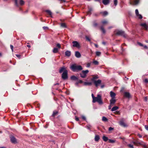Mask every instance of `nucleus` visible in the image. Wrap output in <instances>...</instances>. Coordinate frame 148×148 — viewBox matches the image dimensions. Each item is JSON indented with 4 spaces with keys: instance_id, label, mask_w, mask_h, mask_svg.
Here are the masks:
<instances>
[{
    "instance_id": "f257e3e1",
    "label": "nucleus",
    "mask_w": 148,
    "mask_h": 148,
    "mask_svg": "<svg viewBox=\"0 0 148 148\" xmlns=\"http://www.w3.org/2000/svg\"><path fill=\"white\" fill-rule=\"evenodd\" d=\"M70 68L73 71L81 70L83 69L81 66L77 65L75 64L72 65L71 66Z\"/></svg>"
},
{
    "instance_id": "f03ea898",
    "label": "nucleus",
    "mask_w": 148,
    "mask_h": 148,
    "mask_svg": "<svg viewBox=\"0 0 148 148\" xmlns=\"http://www.w3.org/2000/svg\"><path fill=\"white\" fill-rule=\"evenodd\" d=\"M97 102L99 104H102L103 102L101 99V96L100 95H97V97H95L93 100H92V102L95 103Z\"/></svg>"
},
{
    "instance_id": "7ed1b4c3",
    "label": "nucleus",
    "mask_w": 148,
    "mask_h": 148,
    "mask_svg": "<svg viewBox=\"0 0 148 148\" xmlns=\"http://www.w3.org/2000/svg\"><path fill=\"white\" fill-rule=\"evenodd\" d=\"M115 34L117 35H121L123 36L124 37H126V36L124 32L122 30H117Z\"/></svg>"
},
{
    "instance_id": "20e7f679",
    "label": "nucleus",
    "mask_w": 148,
    "mask_h": 148,
    "mask_svg": "<svg viewBox=\"0 0 148 148\" xmlns=\"http://www.w3.org/2000/svg\"><path fill=\"white\" fill-rule=\"evenodd\" d=\"M89 71L88 70L82 71V73L80 74L81 77L83 78H85L86 76V74Z\"/></svg>"
},
{
    "instance_id": "39448f33",
    "label": "nucleus",
    "mask_w": 148,
    "mask_h": 148,
    "mask_svg": "<svg viewBox=\"0 0 148 148\" xmlns=\"http://www.w3.org/2000/svg\"><path fill=\"white\" fill-rule=\"evenodd\" d=\"M62 77L64 79H66L68 78V71L67 70H65L62 73Z\"/></svg>"
},
{
    "instance_id": "423d86ee",
    "label": "nucleus",
    "mask_w": 148,
    "mask_h": 148,
    "mask_svg": "<svg viewBox=\"0 0 148 148\" xmlns=\"http://www.w3.org/2000/svg\"><path fill=\"white\" fill-rule=\"evenodd\" d=\"M72 43L73 44V46L74 47H77L78 48L80 47L79 43L77 41H74Z\"/></svg>"
},
{
    "instance_id": "0eeeda50",
    "label": "nucleus",
    "mask_w": 148,
    "mask_h": 148,
    "mask_svg": "<svg viewBox=\"0 0 148 148\" xmlns=\"http://www.w3.org/2000/svg\"><path fill=\"white\" fill-rule=\"evenodd\" d=\"M139 0H130V5H136L138 4Z\"/></svg>"
},
{
    "instance_id": "6e6552de",
    "label": "nucleus",
    "mask_w": 148,
    "mask_h": 148,
    "mask_svg": "<svg viewBox=\"0 0 148 148\" xmlns=\"http://www.w3.org/2000/svg\"><path fill=\"white\" fill-rule=\"evenodd\" d=\"M93 82L96 86L97 87L100 84H101V80L99 79L97 81H95Z\"/></svg>"
},
{
    "instance_id": "1a4fd4ad",
    "label": "nucleus",
    "mask_w": 148,
    "mask_h": 148,
    "mask_svg": "<svg viewBox=\"0 0 148 148\" xmlns=\"http://www.w3.org/2000/svg\"><path fill=\"white\" fill-rule=\"evenodd\" d=\"M10 138L11 141L12 143L15 144L17 143L16 139L14 136H12Z\"/></svg>"
},
{
    "instance_id": "9d476101",
    "label": "nucleus",
    "mask_w": 148,
    "mask_h": 148,
    "mask_svg": "<svg viewBox=\"0 0 148 148\" xmlns=\"http://www.w3.org/2000/svg\"><path fill=\"white\" fill-rule=\"evenodd\" d=\"M135 13L136 16L138 17V18L139 19H141L142 18V16L141 14H139L138 11V9H136L135 10Z\"/></svg>"
},
{
    "instance_id": "9b49d317",
    "label": "nucleus",
    "mask_w": 148,
    "mask_h": 148,
    "mask_svg": "<svg viewBox=\"0 0 148 148\" xmlns=\"http://www.w3.org/2000/svg\"><path fill=\"white\" fill-rule=\"evenodd\" d=\"M116 100L115 98H112L110 101V104L113 105L115 103Z\"/></svg>"
},
{
    "instance_id": "f8f14e48",
    "label": "nucleus",
    "mask_w": 148,
    "mask_h": 148,
    "mask_svg": "<svg viewBox=\"0 0 148 148\" xmlns=\"http://www.w3.org/2000/svg\"><path fill=\"white\" fill-rule=\"evenodd\" d=\"M75 55L77 58H79L81 56V55L80 53L78 51H77L75 52Z\"/></svg>"
},
{
    "instance_id": "ddd939ff",
    "label": "nucleus",
    "mask_w": 148,
    "mask_h": 148,
    "mask_svg": "<svg viewBox=\"0 0 148 148\" xmlns=\"http://www.w3.org/2000/svg\"><path fill=\"white\" fill-rule=\"evenodd\" d=\"M140 25L143 27L146 30H147L148 29V26L145 23H141L140 24Z\"/></svg>"
},
{
    "instance_id": "4468645a",
    "label": "nucleus",
    "mask_w": 148,
    "mask_h": 148,
    "mask_svg": "<svg viewBox=\"0 0 148 148\" xmlns=\"http://www.w3.org/2000/svg\"><path fill=\"white\" fill-rule=\"evenodd\" d=\"M124 96L127 98H129L130 97V95L129 92H125L124 93Z\"/></svg>"
},
{
    "instance_id": "2eb2a0df",
    "label": "nucleus",
    "mask_w": 148,
    "mask_h": 148,
    "mask_svg": "<svg viewBox=\"0 0 148 148\" xmlns=\"http://www.w3.org/2000/svg\"><path fill=\"white\" fill-rule=\"evenodd\" d=\"M102 2L104 5H107L109 3L110 0H103Z\"/></svg>"
},
{
    "instance_id": "dca6fc26",
    "label": "nucleus",
    "mask_w": 148,
    "mask_h": 148,
    "mask_svg": "<svg viewBox=\"0 0 148 148\" xmlns=\"http://www.w3.org/2000/svg\"><path fill=\"white\" fill-rule=\"evenodd\" d=\"M110 95L112 98H115V97L116 96V94L112 91H111L110 92Z\"/></svg>"
},
{
    "instance_id": "f3484780",
    "label": "nucleus",
    "mask_w": 148,
    "mask_h": 148,
    "mask_svg": "<svg viewBox=\"0 0 148 148\" xmlns=\"http://www.w3.org/2000/svg\"><path fill=\"white\" fill-rule=\"evenodd\" d=\"M65 55L66 56L69 57L71 56V53L70 51H67L65 52Z\"/></svg>"
},
{
    "instance_id": "a211bd4d",
    "label": "nucleus",
    "mask_w": 148,
    "mask_h": 148,
    "mask_svg": "<svg viewBox=\"0 0 148 148\" xmlns=\"http://www.w3.org/2000/svg\"><path fill=\"white\" fill-rule=\"evenodd\" d=\"M71 80H78V78L75 76H72L71 77Z\"/></svg>"
},
{
    "instance_id": "6ab92c4d",
    "label": "nucleus",
    "mask_w": 148,
    "mask_h": 148,
    "mask_svg": "<svg viewBox=\"0 0 148 148\" xmlns=\"http://www.w3.org/2000/svg\"><path fill=\"white\" fill-rule=\"evenodd\" d=\"M100 13L103 16H106L108 14V12L106 11H105L104 12H100Z\"/></svg>"
},
{
    "instance_id": "aec40b11",
    "label": "nucleus",
    "mask_w": 148,
    "mask_h": 148,
    "mask_svg": "<svg viewBox=\"0 0 148 148\" xmlns=\"http://www.w3.org/2000/svg\"><path fill=\"white\" fill-rule=\"evenodd\" d=\"M102 24L103 25H106L108 23V21L106 20H104L101 22Z\"/></svg>"
},
{
    "instance_id": "412c9836",
    "label": "nucleus",
    "mask_w": 148,
    "mask_h": 148,
    "mask_svg": "<svg viewBox=\"0 0 148 148\" xmlns=\"http://www.w3.org/2000/svg\"><path fill=\"white\" fill-rule=\"evenodd\" d=\"M66 70L65 68L64 67H63L61 68L59 70V73H62L63 71H64Z\"/></svg>"
},
{
    "instance_id": "4be33fe9",
    "label": "nucleus",
    "mask_w": 148,
    "mask_h": 148,
    "mask_svg": "<svg viewBox=\"0 0 148 148\" xmlns=\"http://www.w3.org/2000/svg\"><path fill=\"white\" fill-rule=\"evenodd\" d=\"M118 108L119 107L118 106H115L114 107L112 108L111 111L112 112L115 111L117 110Z\"/></svg>"
},
{
    "instance_id": "5701e85b",
    "label": "nucleus",
    "mask_w": 148,
    "mask_h": 148,
    "mask_svg": "<svg viewBox=\"0 0 148 148\" xmlns=\"http://www.w3.org/2000/svg\"><path fill=\"white\" fill-rule=\"evenodd\" d=\"M83 82L82 80H79L75 83V84L76 86H77L79 83H82Z\"/></svg>"
},
{
    "instance_id": "b1692460",
    "label": "nucleus",
    "mask_w": 148,
    "mask_h": 148,
    "mask_svg": "<svg viewBox=\"0 0 148 148\" xmlns=\"http://www.w3.org/2000/svg\"><path fill=\"white\" fill-rule=\"evenodd\" d=\"M101 30L102 32V33L103 34H105L106 33V31L104 29L103 26H101L100 27Z\"/></svg>"
},
{
    "instance_id": "393cba45",
    "label": "nucleus",
    "mask_w": 148,
    "mask_h": 148,
    "mask_svg": "<svg viewBox=\"0 0 148 148\" xmlns=\"http://www.w3.org/2000/svg\"><path fill=\"white\" fill-rule=\"evenodd\" d=\"M92 11V9L91 8H89L87 12L88 14L90 15L91 14V12Z\"/></svg>"
},
{
    "instance_id": "a878e982",
    "label": "nucleus",
    "mask_w": 148,
    "mask_h": 148,
    "mask_svg": "<svg viewBox=\"0 0 148 148\" xmlns=\"http://www.w3.org/2000/svg\"><path fill=\"white\" fill-rule=\"evenodd\" d=\"M103 139L105 142L107 141L109 139L108 138L104 136H103L102 138Z\"/></svg>"
},
{
    "instance_id": "bb28decb",
    "label": "nucleus",
    "mask_w": 148,
    "mask_h": 148,
    "mask_svg": "<svg viewBox=\"0 0 148 148\" xmlns=\"http://www.w3.org/2000/svg\"><path fill=\"white\" fill-rule=\"evenodd\" d=\"M99 139V137L98 135H96L95 138V140L96 141H98Z\"/></svg>"
},
{
    "instance_id": "cd10ccee",
    "label": "nucleus",
    "mask_w": 148,
    "mask_h": 148,
    "mask_svg": "<svg viewBox=\"0 0 148 148\" xmlns=\"http://www.w3.org/2000/svg\"><path fill=\"white\" fill-rule=\"evenodd\" d=\"M58 49L56 48H54L53 50V52L54 53H57L58 52Z\"/></svg>"
},
{
    "instance_id": "c85d7f7f",
    "label": "nucleus",
    "mask_w": 148,
    "mask_h": 148,
    "mask_svg": "<svg viewBox=\"0 0 148 148\" xmlns=\"http://www.w3.org/2000/svg\"><path fill=\"white\" fill-rule=\"evenodd\" d=\"M85 85H91L92 84L91 82H84V83Z\"/></svg>"
},
{
    "instance_id": "c756f323",
    "label": "nucleus",
    "mask_w": 148,
    "mask_h": 148,
    "mask_svg": "<svg viewBox=\"0 0 148 148\" xmlns=\"http://www.w3.org/2000/svg\"><path fill=\"white\" fill-rule=\"evenodd\" d=\"M98 78V77L97 76H94L91 79L92 81V82L95 81V79Z\"/></svg>"
},
{
    "instance_id": "7c9ffc66",
    "label": "nucleus",
    "mask_w": 148,
    "mask_h": 148,
    "mask_svg": "<svg viewBox=\"0 0 148 148\" xmlns=\"http://www.w3.org/2000/svg\"><path fill=\"white\" fill-rule=\"evenodd\" d=\"M109 142L110 143H114L115 142V140L111 139H109Z\"/></svg>"
},
{
    "instance_id": "2f4dec72",
    "label": "nucleus",
    "mask_w": 148,
    "mask_h": 148,
    "mask_svg": "<svg viewBox=\"0 0 148 148\" xmlns=\"http://www.w3.org/2000/svg\"><path fill=\"white\" fill-rule=\"evenodd\" d=\"M46 12L50 16H51L52 13L50 10H46Z\"/></svg>"
},
{
    "instance_id": "473e14b6",
    "label": "nucleus",
    "mask_w": 148,
    "mask_h": 148,
    "mask_svg": "<svg viewBox=\"0 0 148 148\" xmlns=\"http://www.w3.org/2000/svg\"><path fill=\"white\" fill-rule=\"evenodd\" d=\"M102 120L104 121H106L108 120V119L106 117L104 116H103Z\"/></svg>"
},
{
    "instance_id": "72a5a7b5",
    "label": "nucleus",
    "mask_w": 148,
    "mask_h": 148,
    "mask_svg": "<svg viewBox=\"0 0 148 148\" xmlns=\"http://www.w3.org/2000/svg\"><path fill=\"white\" fill-rule=\"evenodd\" d=\"M120 125H122V126H125V123H124L123 122V121H121V122H120Z\"/></svg>"
},
{
    "instance_id": "f704fd0d",
    "label": "nucleus",
    "mask_w": 148,
    "mask_h": 148,
    "mask_svg": "<svg viewBox=\"0 0 148 148\" xmlns=\"http://www.w3.org/2000/svg\"><path fill=\"white\" fill-rule=\"evenodd\" d=\"M61 27H66V24L64 23H62L61 24Z\"/></svg>"
},
{
    "instance_id": "c9c22d12",
    "label": "nucleus",
    "mask_w": 148,
    "mask_h": 148,
    "mask_svg": "<svg viewBox=\"0 0 148 148\" xmlns=\"http://www.w3.org/2000/svg\"><path fill=\"white\" fill-rule=\"evenodd\" d=\"M117 0H114V4L115 6H116L117 4Z\"/></svg>"
},
{
    "instance_id": "e433bc0d",
    "label": "nucleus",
    "mask_w": 148,
    "mask_h": 148,
    "mask_svg": "<svg viewBox=\"0 0 148 148\" xmlns=\"http://www.w3.org/2000/svg\"><path fill=\"white\" fill-rule=\"evenodd\" d=\"M20 3L21 5H22L24 4V2L22 0H20Z\"/></svg>"
},
{
    "instance_id": "4c0bfd02",
    "label": "nucleus",
    "mask_w": 148,
    "mask_h": 148,
    "mask_svg": "<svg viewBox=\"0 0 148 148\" xmlns=\"http://www.w3.org/2000/svg\"><path fill=\"white\" fill-rule=\"evenodd\" d=\"M58 113V112L57 111H54L53 112V116H55Z\"/></svg>"
},
{
    "instance_id": "58836bf2",
    "label": "nucleus",
    "mask_w": 148,
    "mask_h": 148,
    "mask_svg": "<svg viewBox=\"0 0 148 148\" xmlns=\"http://www.w3.org/2000/svg\"><path fill=\"white\" fill-rule=\"evenodd\" d=\"M93 63L96 65H97L98 64V62L97 61H93Z\"/></svg>"
},
{
    "instance_id": "ea45409f",
    "label": "nucleus",
    "mask_w": 148,
    "mask_h": 148,
    "mask_svg": "<svg viewBox=\"0 0 148 148\" xmlns=\"http://www.w3.org/2000/svg\"><path fill=\"white\" fill-rule=\"evenodd\" d=\"M127 146L130 148H134L133 146L132 145L128 144L127 145Z\"/></svg>"
},
{
    "instance_id": "a19ab883",
    "label": "nucleus",
    "mask_w": 148,
    "mask_h": 148,
    "mask_svg": "<svg viewBox=\"0 0 148 148\" xmlns=\"http://www.w3.org/2000/svg\"><path fill=\"white\" fill-rule=\"evenodd\" d=\"M101 54V53L99 51H97L96 52V55L97 56H99Z\"/></svg>"
},
{
    "instance_id": "79ce46f5",
    "label": "nucleus",
    "mask_w": 148,
    "mask_h": 148,
    "mask_svg": "<svg viewBox=\"0 0 148 148\" xmlns=\"http://www.w3.org/2000/svg\"><path fill=\"white\" fill-rule=\"evenodd\" d=\"M86 38L88 41H90V38H89L87 36H86Z\"/></svg>"
},
{
    "instance_id": "37998d69",
    "label": "nucleus",
    "mask_w": 148,
    "mask_h": 148,
    "mask_svg": "<svg viewBox=\"0 0 148 148\" xmlns=\"http://www.w3.org/2000/svg\"><path fill=\"white\" fill-rule=\"evenodd\" d=\"M56 46L58 47L59 48H61L60 45L59 43H58L56 44Z\"/></svg>"
},
{
    "instance_id": "c03bdc74",
    "label": "nucleus",
    "mask_w": 148,
    "mask_h": 148,
    "mask_svg": "<svg viewBox=\"0 0 148 148\" xmlns=\"http://www.w3.org/2000/svg\"><path fill=\"white\" fill-rule=\"evenodd\" d=\"M91 127V126L90 125H89L87 126V128L89 130H90V128Z\"/></svg>"
},
{
    "instance_id": "a18cd8bd",
    "label": "nucleus",
    "mask_w": 148,
    "mask_h": 148,
    "mask_svg": "<svg viewBox=\"0 0 148 148\" xmlns=\"http://www.w3.org/2000/svg\"><path fill=\"white\" fill-rule=\"evenodd\" d=\"M113 106V105H112V104H111L110 103V105L108 106V109H111V107H112V106Z\"/></svg>"
},
{
    "instance_id": "49530a36",
    "label": "nucleus",
    "mask_w": 148,
    "mask_h": 148,
    "mask_svg": "<svg viewBox=\"0 0 148 148\" xmlns=\"http://www.w3.org/2000/svg\"><path fill=\"white\" fill-rule=\"evenodd\" d=\"M114 130V128L110 127H109L108 130L109 131H110Z\"/></svg>"
},
{
    "instance_id": "de8ad7c7",
    "label": "nucleus",
    "mask_w": 148,
    "mask_h": 148,
    "mask_svg": "<svg viewBox=\"0 0 148 148\" xmlns=\"http://www.w3.org/2000/svg\"><path fill=\"white\" fill-rule=\"evenodd\" d=\"M90 63H88L86 64V67H90Z\"/></svg>"
},
{
    "instance_id": "09e8293b",
    "label": "nucleus",
    "mask_w": 148,
    "mask_h": 148,
    "mask_svg": "<svg viewBox=\"0 0 148 148\" xmlns=\"http://www.w3.org/2000/svg\"><path fill=\"white\" fill-rule=\"evenodd\" d=\"M15 2V4L16 6H18V4L17 3V0H14Z\"/></svg>"
},
{
    "instance_id": "8fccbe9b",
    "label": "nucleus",
    "mask_w": 148,
    "mask_h": 148,
    "mask_svg": "<svg viewBox=\"0 0 148 148\" xmlns=\"http://www.w3.org/2000/svg\"><path fill=\"white\" fill-rule=\"evenodd\" d=\"M16 57L20 59V58L21 55H20L18 54H16Z\"/></svg>"
},
{
    "instance_id": "3c124183",
    "label": "nucleus",
    "mask_w": 148,
    "mask_h": 148,
    "mask_svg": "<svg viewBox=\"0 0 148 148\" xmlns=\"http://www.w3.org/2000/svg\"><path fill=\"white\" fill-rule=\"evenodd\" d=\"M10 47L11 49L12 50V51H13V45H10Z\"/></svg>"
},
{
    "instance_id": "603ef678",
    "label": "nucleus",
    "mask_w": 148,
    "mask_h": 148,
    "mask_svg": "<svg viewBox=\"0 0 148 148\" xmlns=\"http://www.w3.org/2000/svg\"><path fill=\"white\" fill-rule=\"evenodd\" d=\"M144 82L146 83H148V79H145L144 80Z\"/></svg>"
},
{
    "instance_id": "864d4df0",
    "label": "nucleus",
    "mask_w": 148,
    "mask_h": 148,
    "mask_svg": "<svg viewBox=\"0 0 148 148\" xmlns=\"http://www.w3.org/2000/svg\"><path fill=\"white\" fill-rule=\"evenodd\" d=\"M144 100L145 101L147 102V97H145L144 98Z\"/></svg>"
},
{
    "instance_id": "5fc2aeb1",
    "label": "nucleus",
    "mask_w": 148,
    "mask_h": 148,
    "mask_svg": "<svg viewBox=\"0 0 148 148\" xmlns=\"http://www.w3.org/2000/svg\"><path fill=\"white\" fill-rule=\"evenodd\" d=\"M145 127L146 130H148V125H145Z\"/></svg>"
},
{
    "instance_id": "6e6d98bb",
    "label": "nucleus",
    "mask_w": 148,
    "mask_h": 148,
    "mask_svg": "<svg viewBox=\"0 0 148 148\" xmlns=\"http://www.w3.org/2000/svg\"><path fill=\"white\" fill-rule=\"evenodd\" d=\"M97 24L96 23H94L93 24V26L94 27H96L97 26Z\"/></svg>"
},
{
    "instance_id": "4d7b16f0",
    "label": "nucleus",
    "mask_w": 148,
    "mask_h": 148,
    "mask_svg": "<svg viewBox=\"0 0 148 148\" xmlns=\"http://www.w3.org/2000/svg\"><path fill=\"white\" fill-rule=\"evenodd\" d=\"M82 118L84 120H86V118L84 116H82Z\"/></svg>"
},
{
    "instance_id": "13d9d810",
    "label": "nucleus",
    "mask_w": 148,
    "mask_h": 148,
    "mask_svg": "<svg viewBox=\"0 0 148 148\" xmlns=\"http://www.w3.org/2000/svg\"><path fill=\"white\" fill-rule=\"evenodd\" d=\"M43 28L44 29H48V27H43Z\"/></svg>"
},
{
    "instance_id": "bf43d9fd",
    "label": "nucleus",
    "mask_w": 148,
    "mask_h": 148,
    "mask_svg": "<svg viewBox=\"0 0 148 148\" xmlns=\"http://www.w3.org/2000/svg\"><path fill=\"white\" fill-rule=\"evenodd\" d=\"M92 99L93 100L95 98V97H94V95L93 94H92Z\"/></svg>"
},
{
    "instance_id": "052dcab7",
    "label": "nucleus",
    "mask_w": 148,
    "mask_h": 148,
    "mask_svg": "<svg viewBox=\"0 0 148 148\" xmlns=\"http://www.w3.org/2000/svg\"><path fill=\"white\" fill-rule=\"evenodd\" d=\"M138 44L140 45V46H143V45L140 43V42H138Z\"/></svg>"
},
{
    "instance_id": "680f3d73",
    "label": "nucleus",
    "mask_w": 148,
    "mask_h": 148,
    "mask_svg": "<svg viewBox=\"0 0 148 148\" xmlns=\"http://www.w3.org/2000/svg\"><path fill=\"white\" fill-rule=\"evenodd\" d=\"M75 120L77 121H79V118H78V117H75Z\"/></svg>"
},
{
    "instance_id": "e2e57ef3",
    "label": "nucleus",
    "mask_w": 148,
    "mask_h": 148,
    "mask_svg": "<svg viewBox=\"0 0 148 148\" xmlns=\"http://www.w3.org/2000/svg\"><path fill=\"white\" fill-rule=\"evenodd\" d=\"M138 136L139 138H141L142 137V136L140 134H138Z\"/></svg>"
},
{
    "instance_id": "0e129e2a",
    "label": "nucleus",
    "mask_w": 148,
    "mask_h": 148,
    "mask_svg": "<svg viewBox=\"0 0 148 148\" xmlns=\"http://www.w3.org/2000/svg\"><path fill=\"white\" fill-rule=\"evenodd\" d=\"M59 0L61 2H65V1L64 0Z\"/></svg>"
},
{
    "instance_id": "69168bd1",
    "label": "nucleus",
    "mask_w": 148,
    "mask_h": 148,
    "mask_svg": "<svg viewBox=\"0 0 148 148\" xmlns=\"http://www.w3.org/2000/svg\"><path fill=\"white\" fill-rule=\"evenodd\" d=\"M104 85H101V88H103L104 87Z\"/></svg>"
},
{
    "instance_id": "338daca9",
    "label": "nucleus",
    "mask_w": 148,
    "mask_h": 148,
    "mask_svg": "<svg viewBox=\"0 0 148 148\" xmlns=\"http://www.w3.org/2000/svg\"><path fill=\"white\" fill-rule=\"evenodd\" d=\"M27 46L28 47H29V48H30V47H31L30 46V45H27Z\"/></svg>"
},
{
    "instance_id": "774afa93",
    "label": "nucleus",
    "mask_w": 148,
    "mask_h": 148,
    "mask_svg": "<svg viewBox=\"0 0 148 148\" xmlns=\"http://www.w3.org/2000/svg\"><path fill=\"white\" fill-rule=\"evenodd\" d=\"M102 44L105 45L106 44V43L105 42H102Z\"/></svg>"
}]
</instances>
